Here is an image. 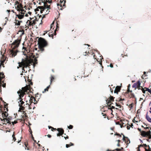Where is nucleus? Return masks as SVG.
I'll return each instance as SVG.
<instances>
[{
	"mask_svg": "<svg viewBox=\"0 0 151 151\" xmlns=\"http://www.w3.org/2000/svg\"><path fill=\"white\" fill-rule=\"evenodd\" d=\"M38 57V56L35 57V55L33 56V58H34L33 60L30 57L26 55V57L22 59L21 62H19L18 63L19 64V67H22V72L24 71V68L29 67V66L32 65H33L34 67L35 64H37V59Z\"/></svg>",
	"mask_w": 151,
	"mask_h": 151,
	"instance_id": "nucleus-1",
	"label": "nucleus"
},
{
	"mask_svg": "<svg viewBox=\"0 0 151 151\" xmlns=\"http://www.w3.org/2000/svg\"><path fill=\"white\" fill-rule=\"evenodd\" d=\"M21 39V37H20L15 40L12 43L11 46L12 49L10 50L9 53L10 57H14L17 55L18 51L16 49L19 46L20 43Z\"/></svg>",
	"mask_w": 151,
	"mask_h": 151,
	"instance_id": "nucleus-2",
	"label": "nucleus"
},
{
	"mask_svg": "<svg viewBox=\"0 0 151 151\" xmlns=\"http://www.w3.org/2000/svg\"><path fill=\"white\" fill-rule=\"evenodd\" d=\"M37 38H38V44L39 49V50H38V51L39 52H40L41 51L42 52L44 50V48L47 46L48 43L45 39L42 37Z\"/></svg>",
	"mask_w": 151,
	"mask_h": 151,
	"instance_id": "nucleus-3",
	"label": "nucleus"
},
{
	"mask_svg": "<svg viewBox=\"0 0 151 151\" xmlns=\"http://www.w3.org/2000/svg\"><path fill=\"white\" fill-rule=\"evenodd\" d=\"M32 88L29 85H27L25 87L22 88V89L20 90L17 92L18 94H20L19 96V99H22V97L25 93H28L29 91H31Z\"/></svg>",
	"mask_w": 151,
	"mask_h": 151,
	"instance_id": "nucleus-4",
	"label": "nucleus"
},
{
	"mask_svg": "<svg viewBox=\"0 0 151 151\" xmlns=\"http://www.w3.org/2000/svg\"><path fill=\"white\" fill-rule=\"evenodd\" d=\"M114 98L113 97V96H111L109 98H108L106 100V103L107 104L108 106V110L107 111H104V112H109H109H111V114H112V113L113 112V111L112 109H114V107L113 106H111V104H112L111 103L112 101H114Z\"/></svg>",
	"mask_w": 151,
	"mask_h": 151,
	"instance_id": "nucleus-5",
	"label": "nucleus"
},
{
	"mask_svg": "<svg viewBox=\"0 0 151 151\" xmlns=\"http://www.w3.org/2000/svg\"><path fill=\"white\" fill-rule=\"evenodd\" d=\"M22 2H19L18 1H16L15 2L14 6L15 9L18 11V12H26V11L24 9L25 7H23L22 3Z\"/></svg>",
	"mask_w": 151,
	"mask_h": 151,
	"instance_id": "nucleus-6",
	"label": "nucleus"
},
{
	"mask_svg": "<svg viewBox=\"0 0 151 151\" xmlns=\"http://www.w3.org/2000/svg\"><path fill=\"white\" fill-rule=\"evenodd\" d=\"M44 6H38L37 8L35 9V12H36V13L37 14V11H39V9L40 10V12L41 14L43 13V12H44L45 10L47 8H48L47 4H46L45 3H44Z\"/></svg>",
	"mask_w": 151,
	"mask_h": 151,
	"instance_id": "nucleus-7",
	"label": "nucleus"
},
{
	"mask_svg": "<svg viewBox=\"0 0 151 151\" xmlns=\"http://www.w3.org/2000/svg\"><path fill=\"white\" fill-rule=\"evenodd\" d=\"M18 14H16V17L17 18V19H23L24 16L25 17H28V15L27 14V12L26 11V12H18Z\"/></svg>",
	"mask_w": 151,
	"mask_h": 151,
	"instance_id": "nucleus-8",
	"label": "nucleus"
},
{
	"mask_svg": "<svg viewBox=\"0 0 151 151\" xmlns=\"http://www.w3.org/2000/svg\"><path fill=\"white\" fill-rule=\"evenodd\" d=\"M65 2L66 1L65 0H63L62 1L60 0V3H57L58 8L62 10L65 7Z\"/></svg>",
	"mask_w": 151,
	"mask_h": 151,
	"instance_id": "nucleus-9",
	"label": "nucleus"
},
{
	"mask_svg": "<svg viewBox=\"0 0 151 151\" xmlns=\"http://www.w3.org/2000/svg\"><path fill=\"white\" fill-rule=\"evenodd\" d=\"M30 20H28L26 22V24L27 25V26H26L25 28H27V29L29 28V27L33 26L36 24L35 20L32 21L31 20L32 19L31 18H30Z\"/></svg>",
	"mask_w": 151,
	"mask_h": 151,
	"instance_id": "nucleus-10",
	"label": "nucleus"
},
{
	"mask_svg": "<svg viewBox=\"0 0 151 151\" xmlns=\"http://www.w3.org/2000/svg\"><path fill=\"white\" fill-rule=\"evenodd\" d=\"M130 86V84H129L128 86L127 89L125 93V95L128 98H131L132 97V91L129 90Z\"/></svg>",
	"mask_w": 151,
	"mask_h": 151,
	"instance_id": "nucleus-11",
	"label": "nucleus"
},
{
	"mask_svg": "<svg viewBox=\"0 0 151 151\" xmlns=\"http://www.w3.org/2000/svg\"><path fill=\"white\" fill-rule=\"evenodd\" d=\"M1 65H0V69H1ZM5 75L4 73L3 72H0V93L1 92V86L2 83H4L3 81H2V79L5 77Z\"/></svg>",
	"mask_w": 151,
	"mask_h": 151,
	"instance_id": "nucleus-12",
	"label": "nucleus"
},
{
	"mask_svg": "<svg viewBox=\"0 0 151 151\" xmlns=\"http://www.w3.org/2000/svg\"><path fill=\"white\" fill-rule=\"evenodd\" d=\"M124 100V99H120V98L118 99V100L117 101H118V102H116V106H117L118 108H116V109H121L122 107V106L121 105H120L122 103V101Z\"/></svg>",
	"mask_w": 151,
	"mask_h": 151,
	"instance_id": "nucleus-13",
	"label": "nucleus"
},
{
	"mask_svg": "<svg viewBox=\"0 0 151 151\" xmlns=\"http://www.w3.org/2000/svg\"><path fill=\"white\" fill-rule=\"evenodd\" d=\"M151 132L150 130H149L147 132H143L142 136L144 137H148L149 139H151Z\"/></svg>",
	"mask_w": 151,
	"mask_h": 151,
	"instance_id": "nucleus-14",
	"label": "nucleus"
},
{
	"mask_svg": "<svg viewBox=\"0 0 151 151\" xmlns=\"http://www.w3.org/2000/svg\"><path fill=\"white\" fill-rule=\"evenodd\" d=\"M140 81L139 80L136 83L134 84L133 85V88H137L138 89H140L141 88H142V87L140 86Z\"/></svg>",
	"mask_w": 151,
	"mask_h": 151,
	"instance_id": "nucleus-15",
	"label": "nucleus"
},
{
	"mask_svg": "<svg viewBox=\"0 0 151 151\" xmlns=\"http://www.w3.org/2000/svg\"><path fill=\"white\" fill-rule=\"evenodd\" d=\"M20 100L19 101V106L20 107L19 110H24L25 107L23 106V105L24 104V102L22 101V99Z\"/></svg>",
	"mask_w": 151,
	"mask_h": 151,
	"instance_id": "nucleus-16",
	"label": "nucleus"
},
{
	"mask_svg": "<svg viewBox=\"0 0 151 151\" xmlns=\"http://www.w3.org/2000/svg\"><path fill=\"white\" fill-rule=\"evenodd\" d=\"M29 102L31 103V104L33 103L34 104H36L37 103V101H36L35 98L32 96L30 98Z\"/></svg>",
	"mask_w": 151,
	"mask_h": 151,
	"instance_id": "nucleus-17",
	"label": "nucleus"
},
{
	"mask_svg": "<svg viewBox=\"0 0 151 151\" xmlns=\"http://www.w3.org/2000/svg\"><path fill=\"white\" fill-rule=\"evenodd\" d=\"M121 134L123 136V139L124 141L125 142V143H126L127 144H128L129 143L130 141L129 139L127 137H125L122 134Z\"/></svg>",
	"mask_w": 151,
	"mask_h": 151,
	"instance_id": "nucleus-18",
	"label": "nucleus"
},
{
	"mask_svg": "<svg viewBox=\"0 0 151 151\" xmlns=\"http://www.w3.org/2000/svg\"><path fill=\"white\" fill-rule=\"evenodd\" d=\"M22 22V21L17 19V18H15L14 22L15 25L17 26H20L21 23Z\"/></svg>",
	"mask_w": 151,
	"mask_h": 151,
	"instance_id": "nucleus-19",
	"label": "nucleus"
},
{
	"mask_svg": "<svg viewBox=\"0 0 151 151\" xmlns=\"http://www.w3.org/2000/svg\"><path fill=\"white\" fill-rule=\"evenodd\" d=\"M7 111H5L4 112H3L1 113V115H2V117L4 118V117H7V116H8V114L7 112Z\"/></svg>",
	"mask_w": 151,
	"mask_h": 151,
	"instance_id": "nucleus-20",
	"label": "nucleus"
},
{
	"mask_svg": "<svg viewBox=\"0 0 151 151\" xmlns=\"http://www.w3.org/2000/svg\"><path fill=\"white\" fill-rule=\"evenodd\" d=\"M24 145L25 146V149L27 150H29L30 149V147L28 145V144L27 141L24 142Z\"/></svg>",
	"mask_w": 151,
	"mask_h": 151,
	"instance_id": "nucleus-21",
	"label": "nucleus"
},
{
	"mask_svg": "<svg viewBox=\"0 0 151 151\" xmlns=\"http://www.w3.org/2000/svg\"><path fill=\"white\" fill-rule=\"evenodd\" d=\"M120 87L119 86H117L116 87L115 90L114 91V93H118V92L120 91Z\"/></svg>",
	"mask_w": 151,
	"mask_h": 151,
	"instance_id": "nucleus-22",
	"label": "nucleus"
},
{
	"mask_svg": "<svg viewBox=\"0 0 151 151\" xmlns=\"http://www.w3.org/2000/svg\"><path fill=\"white\" fill-rule=\"evenodd\" d=\"M4 119L6 120V122H7V123L11 124L10 121L12 119V118L10 116H9L8 118H5Z\"/></svg>",
	"mask_w": 151,
	"mask_h": 151,
	"instance_id": "nucleus-23",
	"label": "nucleus"
},
{
	"mask_svg": "<svg viewBox=\"0 0 151 151\" xmlns=\"http://www.w3.org/2000/svg\"><path fill=\"white\" fill-rule=\"evenodd\" d=\"M23 113L22 114H23L22 117L23 119H27L28 117L27 115V113L25 111H23Z\"/></svg>",
	"mask_w": 151,
	"mask_h": 151,
	"instance_id": "nucleus-24",
	"label": "nucleus"
},
{
	"mask_svg": "<svg viewBox=\"0 0 151 151\" xmlns=\"http://www.w3.org/2000/svg\"><path fill=\"white\" fill-rule=\"evenodd\" d=\"M48 8H47L44 11H46V12H45V13L44 14H42V15H47V14H48L50 12L48 10L50 9V5H48Z\"/></svg>",
	"mask_w": 151,
	"mask_h": 151,
	"instance_id": "nucleus-25",
	"label": "nucleus"
},
{
	"mask_svg": "<svg viewBox=\"0 0 151 151\" xmlns=\"http://www.w3.org/2000/svg\"><path fill=\"white\" fill-rule=\"evenodd\" d=\"M59 133L63 134L64 133V130L62 128H59L57 129Z\"/></svg>",
	"mask_w": 151,
	"mask_h": 151,
	"instance_id": "nucleus-26",
	"label": "nucleus"
},
{
	"mask_svg": "<svg viewBox=\"0 0 151 151\" xmlns=\"http://www.w3.org/2000/svg\"><path fill=\"white\" fill-rule=\"evenodd\" d=\"M22 50H23V51L24 54L25 55H26L27 52V48L26 47H23Z\"/></svg>",
	"mask_w": 151,
	"mask_h": 151,
	"instance_id": "nucleus-27",
	"label": "nucleus"
},
{
	"mask_svg": "<svg viewBox=\"0 0 151 151\" xmlns=\"http://www.w3.org/2000/svg\"><path fill=\"white\" fill-rule=\"evenodd\" d=\"M26 105H27V106H29V109H31L32 108H33V109H34L35 108V106L33 107H32V104L31 103V104L29 105V104H28L27 103L26 104Z\"/></svg>",
	"mask_w": 151,
	"mask_h": 151,
	"instance_id": "nucleus-28",
	"label": "nucleus"
},
{
	"mask_svg": "<svg viewBox=\"0 0 151 151\" xmlns=\"http://www.w3.org/2000/svg\"><path fill=\"white\" fill-rule=\"evenodd\" d=\"M143 145V146L144 147V148H145V151H146V149H148L149 145H147L146 144H143L142 145Z\"/></svg>",
	"mask_w": 151,
	"mask_h": 151,
	"instance_id": "nucleus-29",
	"label": "nucleus"
},
{
	"mask_svg": "<svg viewBox=\"0 0 151 151\" xmlns=\"http://www.w3.org/2000/svg\"><path fill=\"white\" fill-rule=\"evenodd\" d=\"M74 145V144L70 142L69 144H66V147L67 148H68L71 146H73Z\"/></svg>",
	"mask_w": 151,
	"mask_h": 151,
	"instance_id": "nucleus-30",
	"label": "nucleus"
},
{
	"mask_svg": "<svg viewBox=\"0 0 151 151\" xmlns=\"http://www.w3.org/2000/svg\"><path fill=\"white\" fill-rule=\"evenodd\" d=\"M146 118L148 122H151V118L148 116L147 114L146 115Z\"/></svg>",
	"mask_w": 151,
	"mask_h": 151,
	"instance_id": "nucleus-31",
	"label": "nucleus"
},
{
	"mask_svg": "<svg viewBox=\"0 0 151 151\" xmlns=\"http://www.w3.org/2000/svg\"><path fill=\"white\" fill-rule=\"evenodd\" d=\"M50 87V85H49V86L45 88L44 91H43L42 92L43 93L45 92L46 91H47L49 89V88Z\"/></svg>",
	"mask_w": 151,
	"mask_h": 151,
	"instance_id": "nucleus-32",
	"label": "nucleus"
},
{
	"mask_svg": "<svg viewBox=\"0 0 151 151\" xmlns=\"http://www.w3.org/2000/svg\"><path fill=\"white\" fill-rule=\"evenodd\" d=\"M28 82L29 83L28 84L30 86V85H32L33 84L32 82L31 81V80H30V79L29 78V77H28Z\"/></svg>",
	"mask_w": 151,
	"mask_h": 151,
	"instance_id": "nucleus-33",
	"label": "nucleus"
},
{
	"mask_svg": "<svg viewBox=\"0 0 151 151\" xmlns=\"http://www.w3.org/2000/svg\"><path fill=\"white\" fill-rule=\"evenodd\" d=\"M121 128H122V127H125V126H126V124H125V123H124L122 121H121Z\"/></svg>",
	"mask_w": 151,
	"mask_h": 151,
	"instance_id": "nucleus-34",
	"label": "nucleus"
},
{
	"mask_svg": "<svg viewBox=\"0 0 151 151\" xmlns=\"http://www.w3.org/2000/svg\"><path fill=\"white\" fill-rule=\"evenodd\" d=\"M50 84H51L52 82L54 80V78L52 76H51V77L50 78Z\"/></svg>",
	"mask_w": 151,
	"mask_h": 151,
	"instance_id": "nucleus-35",
	"label": "nucleus"
},
{
	"mask_svg": "<svg viewBox=\"0 0 151 151\" xmlns=\"http://www.w3.org/2000/svg\"><path fill=\"white\" fill-rule=\"evenodd\" d=\"M59 27L58 26V23H57V24L56 25V28L54 30V35H56V31L57 30V29H58H58Z\"/></svg>",
	"mask_w": 151,
	"mask_h": 151,
	"instance_id": "nucleus-36",
	"label": "nucleus"
},
{
	"mask_svg": "<svg viewBox=\"0 0 151 151\" xmlns=\"http://www.w3.org/2000/svg\"><path fill=\"white\" fill-rule=\"evenodd\" d=\"M12 137H13V140L14 141H15L16 140V138L15 137V135H14V133L12 135Z\"/></svg>",
	"mask_w": 151,
	"mask_h": 151,
	"instance_id": "nucleus-37",
	"label": "nucleus"
},
{
	"mask_svg": "<svg viewBox=\"0 0 151 151\" xmlns=\"http://www.w3.org/2000/svg\"><path fill=\"white\" fill-rule=\"evenodd\" d=\"M54 22H53L52 24H51V26H50V29H51L52 28V27H53V29H54Z\"/></svg>",
	"mask_w": 151,
	"mask_h": 151,
	"instance_id": "nucleus-38",
	"label": "nucleus"
},
{
	"mask_svg": "<svg viewBox=\"0 0 151 151\" xmlns=\"http://www.w3.org/2000/svg\"><path fill=\"white\" fill-rule=\"evenodd\" d=\"M4 108H6V109H4V111L6 110V111H8V109L7 108V104L4 105Z\"/></svg>",
	"mask_w": 151,
	"mask_h": 151,
	"instance_id": "nucleus-39",
	"label": "nucleus"
},
{
	"mask_svg": "<svg viewBox=\"0 0 151 151\" xmlns=\"http://www.w3.org/2000/svg\"><path fill=\"white\" fill-rule=\"evenodd\" d=\"M123 149V147H121L120 149H116L115 150H113V151H121Z\"/></svg>",
	"mask_w": 151,
	"mask_h": 151,
	"instance_id": "nucleus-40",
	"label": "nucleus"
},
{
	"mask_svg": "<svg viewBox=\"0 0 151 151\" xmlns=\"http://www.w3.org/2000/svg\"><path fill=\"white\" fill-rule=\"evenodd\" d=\"M130 127H132V123L131 124V125H127V128L128 129H129Z\"/></svg>",
	"mask_w": 151,
	"mask_h": 151,
	"instance_id": "nucleus-41",
	"label": "nucleus"
},
{
	"mask_svg": "<svg viewBox=\"0 0 151 151\" xmlns=\"http://www.w3.org/2000/svg\"><path fill=\"white\" fill-rule=\"evenodd\" d=\"M138 130L140 132L142 136V135H143L142 134V133H143V132H145V131H142L141 130V129H139V128H138Z\"/></svg>",
	"mask_w": 151,
	"mask_h": 151,
	"instance_id": "nucleus-42",
	"label": "nucleus"
},
{
	"mask_svg": "<svg viewBox=\"0 0 151 151\" xmlns=\"http://www.w3.org/2000/svg\"><path fill=\"white\" fill-rule=\"evenodd\" d=\"M4 61H1V62L0 63V65H1H1H2L3 67H4Z\"/></svg>",
	"mask_w": 151,
	"mask_h": 151,
	"instance_id": "nucleus-43",
	"label": "nucleus"
},
{
	"mask_svg": "<svg viewBox=\"0 0 151 151\" xmlns=\"http://www.w3.org/2000/svg\"><path fill=\"white\" fill-rule=\"evenodd\" d=\"M144 129L145 130H146L147 129H150V130H151V127H149V126H148V127H144Z\"/></svg>",
	"mask_w": 151,
	"mask_h": 151,
	"instance_id": "nucleus-44",
	"label": "nucleus"
},
{
	"mask_svg": "<svg viewBox=\"0 0 151 151\" xmlns=\"http://www.w3.org/2000/svg\"><path fill=\"white\" fill-rule=\"evenodd\" d=\"M17 123V120H15L14 122H12V124L14 125V124H16Z\"/></svg>",
	"mask_w": 151,
	"mask_h": 151,
	"instance_id": "nucleus-45",
	"label": "nucleus"
},
{
	"mask_svg": "<svg viewBox=\"0 0 151 151\" xmlns=\"http://www.w3.org/2000/svg\"><path fill=\"white\" fill-rule=\"evenodd\" d=\"M121 121H122L121 120L120 122H116V124H118V125H120L121 126Z\"/></svg>",
	"mask_w": 151,
	"mask_h": 151,
	"instance_id": "nucleus-46",
	"label": "nucleus"
},
{
	"mask_svg": "<svg viewBox=\"0 0 151 151\" xmlns=\"http://www.w3.org/2000/svg\"><path fill=\"white\" fill-rule=\"evenodd\" d=\"M140 89L142 90V92L143 93H145V90L144 88H143L142 87V88H141V89Z\"/></svg>",
	"mask_w": 151,
	"mask_h": 151,
	"instance_id": "nucleus-47",
	"label": "nucleus"
},
{
	"mask_svg": "<svg viewBox=\"0 0 151 151\" xmlns=\"http://www.w3.org/2000/svg\"><path fill=\"white\" fill-rule=\"evenodd\" d=\"M73 126H72V125H69V126H68V128L69 129H73Z\"/></svg>",
	"mask_w": 151,
	"mask_h": 151,
	"instance_id": "nucleus-48",
	"label": "nucleus"
},
{
	"mask_svg": "<svg viewBox=\"0 0 151 151\" xmlns=\"http://www.w3.org/2000/svg\"><path fill=\"white\" fill-rule=\"evenodd\" d=\"M114 135H117L119 137H121V135L117 133V132Z\"/></svg>",
	"mask_w": 151,
	"mask_h": 151,
	"instance_id": "nucleus-49",
	"label": "nucleus"
},
{
	"mask_svg": "<svg viewBox=\"0 0 151 151\" xmlns=\"http://www.w3.org/2000/svg\"><path fill=\"white\" fill-rule=\"evenodd\" d=\"M114 135H117L119 137H121V135L117 133V132Z\"/></svg>",
	"mask_w": 151,
	"mask_h": 151,
	"instance_id": "nucleus-50",
	"label": "nucleus"
},
{
	"mask_svg": "<svg viewBox=\"0 0 151 151\" xmlns=\"http://www.w3.org/2000/svg\"><path fill=\"white\" fill-rule=\"evenodd\" d=\"M53 34H54L53 33H52V34H51L49 33V36L50 37H52V38L53 39Z\"/></svg>",
	"mask_w": 151,
	"mask_h": 151,
	"instance_id": "nucleus-51",
	"label": "nucleus"
},
{
	"mask_svg": "<svg viewBox=\"0 0 151 151\" xmlns=\"http://www.w3.org/2000/svg\"><path fill=\"white\" fill-rule=\"evenodd\" d=\"M62 137H64V138L65 139H68L69 138V137L68 135H66V137L65 136H62Z\"/></svg>",
	"mask_w": 151,
	"mask_h": 151,
	"instance_id": "nucleus-52",
	"label": "nucleus"
},
{
	"mask_svg": "<svg viewBox=\"0 0 151 151\" xmlns=\"http://www.w3.org/2000/svg\"><path fill=\"white\" fill-rule=\"evenodd\" d=\"M102 114L103 116H104V118H105L106 117V113H105V114H104V113H102Z\"/></svg>",
	"mask_w": 151,
	"mask_h": 151,
	"instance_id": "nucleus-53",
	"label": "nucleus"
},
{
	"mask_svg": "<svg viewBox=\"0 0 151 151\" xmlns=\"http://www.w3.org/2000/svg\"><path fill=\"white\" fill-rule=\"evenodd\" d=\"M117 141L118 142V143L117 144V146L118 147H119L120 145L119 142H120V140H117Z\"/></svg>",
	"mask_w": 151,
	"mask_h": 151,
	"instance_id": "nucleus-54",
	"label": "nucleus"
},
{
	"mask_svg": "<svg viewBox=\"0 0 151 151\" xmlns=\"http://www.w3.org/2000/svg\"><path fill=\"white\" fill-rule=\"evenodd\" d=\"M88 52H85L83 53V55L84 56H86L87 55H88Z\"/></svg>",
	"mask_w": 151,
	"mask_h": 151,
	"instance_id": "nucleus-55",
	"label": "nucleus"
},
{
	"mask_svg": "<svg viewBox=\"0 0 151 151\" xmlns=\"http://www.w3.org/2000/svg\"><path fill=\"white\" fill-rule=\"evenodd\" d=\"M92 55H93V58L94 59H96V56L95 55V54L94 53H92Z\"/></svg>",
	"mask_w": 151,
	"mask_h": 151,
	"instance_id": "nucleus-56",
	"label": "nucleus"
},
{
	"mask_svg": "<svg viewBox=\"0 0 151 151\" xmlns=\"http://www.w3.org/2000/svg\"><path fill=\"white\" fill-rule=\"evenodd\" d=\"M129 108H130V109L132 108V103L130 104L129 106Z\"/></svg>",
	"mask_w": 151,
	"mask_h": 151,
	"instance_id": "nucleus-57",
	"label": "nucleus"
},
{
	"mask_svg": "<svg viewBox=\"0 0 151 151\" xmlns=\"http://www.w3.org/2000/svg\"><path fill=\"white\" fill-rule=\"evenodd\" d=\"M62 135L63 134H60L59 133L57 134V135L58 136H60Z\"/></svg>",
	"mask_w": 151,
	"mask_h": 151,
	"instance_id": "nucleus-58",
	"label": "nucleus"
},
{
	"mask_svg": "<svg viewBox=\"0 0 151 151\" xmlns=\"http://www.w3.org/2000/svg\"><path fill=\"white\" fill-rule=\"evenodd\" d=\"M54 130H56V129L54 128L53 127H52V128H51V130L52 131H53Z\"/></svg>",
	"mask_w": 151,
	"mask_h": 151,
	"instance_id": "nucleus-59",
	"label": "nucleus"
},
{
	"mask_svg": "<svg viewBox=\"0 0 151 151\" xmlns=\"http://www.w3.org/2000/svg\"><path fill=\"white\" fill-rule=\"evenodd\" d=\"M109 66H110V67H111V68H112L113 67V65L112 63H111L110 64Z\"/></svg>",
	"mask_w": 151,
	"mask_h": 151,
	"instance_id": "nucleus-60",
	"label": "nucleus"
},
{
	"mask_svg": "<svg viewBox=\"0 0 151 151\" xmlns=\"http://www.w3.org/2000/svg\"><path fill=\"white\" fill-rule=\"evenodd\" d=\"M27 12V14H30V15H31V14H32V12Z\"/></svg>",
	"mask_w": 151,
	"mask_h": 151,
	"instance_id": "nucleus-61",
	"label": "nucleus"
},
{
	"mask_svg": "<svg viewBox=\"0 0 151 151\" xmlns=\"http://www.w3.org/2000/svg\"><path fill=\"white\" fill-rule=\"evenodd\" d=\"M124 56L122 54V55L120 56V59H121V58H124Z\"/></svg>",
	"mask_w": 151,
	"mask_h": 151,
	"instance_id": "nucleus-62",
	"label": "nucleus"
},
{
	"mask_svg": "<svg viewBox=\"0 0 151 151\" xmlns=\"http://www.w3.org/2000/svg\"><path fill=\"white\" fill-rule=\"evenodd\" d=\"M6 84L5 83L3 84L2 86L3 87H5Z\"/></svg>",
	"mask_w": 151,
	"mask_h": 151,
	"instance_id": "nucleus-63",
	"label": "nucleus"
},
{
	"mask_svg": "<svg viewBox=\"0 0 151 151\" xmlns=\"http://www.w3.org/2000/svg\"><path fill=\"white\" fill-rule=\"evenodd\" d=\"M149 93H150V94H151V90L148 89V91Z\"/></svg>",
	"mask_w": 151,
	"mask_h": 151,
	"instance_id": "nucleus-64",
	"label": "nucleus"
}]
</instances>
